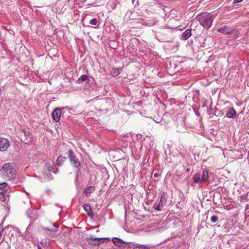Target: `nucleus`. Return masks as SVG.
I'll return each instance as SVG.
<instances>
[{
	"instance_id": "26",
	"label": "nucleus",
	"mask_w": 249,
	"mask_h": 249,
	"mask_svg": "<svg viewBox=\"0 0 249 249\" xmlns=\"http://www.w3.org/2000/svg\"><path fill=\"white\" fill-rule=\"evenodd\" d=\"M167 146H168L167 147H164V148H165V153L166 156L167 157L168 155L170 156L171 153L170 148L169 147V146L168 145H167Z\"/></svg>"
},
{
	"instance_id": "1",
	"label": "nucleus",
	"mask_w": 249,
	"mask_h": 249,
	"mask_svg": "<svg viewBox=\"0 0 249 249\" xmlns=\"http://www.w3.org/2000/svg\"><path fill=\"white\" fill-rule=\"evenodd\" d=\"M15 165L13 163H6L3 164L2 167L0 169V175L4 178L9 180L14 179L16 177Z\"/></svg>"
},
{
	"instance_id": "34",
	"label": "nucleus",
	"mask_w": 249,
	"mask_h": 249,
	"mask_svg": "<svg viewBox=\"0 0 249 249\" xmlns=\"http://www.w3.org/2000/svg\"><path fill=\"white\" fill-rule=\"evenodd\" d=\"M160 175V174L159 172L155 173L154 174V178H156L159 177Z\"/></svg>"
},
{
	"instance_id": "43",
	"label": "nucleus",
	"mask_w": 249,
	"mask_h": 249,
	"mask_svg": "<svg viewBox=\"0 0 249 249\" xmlns=\"http://www.w3.org/2000/svg\"><path fill=\"white\" fill-rule=\"evenodd\" d=\"M54 235V234H52V235H51V233L50 234V236H51L52 237H53Z\"/></svg>"
},
{
	"instance_id": "19",
	"label": "nucleus",
	"mask_w": 249,
	"mask_h": 249,
	"mask_svg": "<svg viewBox=\"0 0 249 249\" xmlns=\"http://www.w3.org/2000/svg\"><path fill=\"white\" fill-rule=\"evenodd\" d=\"M122 69L121 68H114L111 71V74L114 76H117L122 71Z\"/></svg>"
},
{
	"instance_id": "12",
	"label": "nucleus",
	"mask_w": 249,
	"mask_h": 249,
	"mask_svg": "<svg viewBox=\"0 0 249 249\" xmlns=\"http://www.w3.org/2000/svg\"><path fill=\"white\" fill-rule=\"evenodd\" d=\"M192 35L191 29L186 30L181 35V39L184 40L188 39Z\"/></svg>"
},
{
	"instance_id": "38",
	"label": "nucleus",
	"mask_w": 249,
	"mask_h": 249,
	"mask_svg": "<svg viewBox=\"0 0 249 249\" xmlns=\"http://www.w3.org/2000/svg\"><path fill=\"white\" fill-rule=\"evenodd\" d=\"M3 28L8 31L10 30V29H9L7 26L3 27Z\"/></svg>"
},
{
	"instance_id": "29",
	"label": "nucleus",
	"mask_w": 249,
	"mask_h": 249,
	"mask_svg": "<svg viewBox=\"0 0 249 249\" xmlns=\"http://www.w3.org/2000/svg\"><path fill=\"white\" fill-rule=\"evenodd\" d=\"M7 185V183L5 182H3L2 183H0V189L1 190L5 189Z\"/></svg>"
},
{
	"instance_id": "41",
	"label": "nucleus",
	"mask_w": 249,
	"mask_h": 249,
	"mask_svg": "<svg viewBox=\"0 0 249 249\" xmlns=\"http://www.w3.org/2000/svg\"><path fill=\"white\" fill-rule=\"evenodd\" d=\"M170 175H171V174H167L166 177V178H168V176H170Z\"/></svg>"
},
{
	"instance_id": "39",
	"label": "nucleus",
	"mask_w": 249,
	"mask_h": 249,
	"mask_svg": "<svg viewBox=\"0 0 249 249\" xmlns=\"http://www.w3.org/2000/svg\"><path fill=\"white\" fill-rule=\"evenodd\" d=\"M9 31L10 34H12V33H14V31L10 29V30Z\"/></svg>"
},
{
	"instance_id": "5",
	"label": "nucleus",
	"mask_w": 249,
	"mask_h": 249,
	"mask_svg": "<svg viewBox=\"0 0 249 249\" xmlns=\"http://www.w3.org/2000/svg\"><path fill=\"white\" fill-rule=\"evenodd\" d=\"M106 239L107 238L94 237L93 236H91L90 237H87L86 238V241L88 245L95 247L99 246L101 243H103L104 240Z\"/></svg>"
},
{
	"instance_id": "23",
	"label": "nucleus",
	"mask_w": 249,
	"mask_h": 249,
	"mask_svg": "<svg viewBox=\"0 0 249 249\" xmlns=\"http://www.w3.org/2000/svg\"><path fill=\"white\" fill-rule=\"evenodd\" d=\"M83 208L86 213L89 212L92 210L90 206L88 204H85L83 205Z\"/></svg>"
},
{
	"instance_id": "16",
	"label": "nucleus",
	"mask_w": 249,
	"mask_h": 249,
	"mask_svg": "<svg viewBox=\"0 0 249 249\" xmlns=\"http://www.w3.org/2000/svg\"><path fill=\"white\" fill-rule=\"evenodd\" d=\"M201 181L204 182L207 181L209 178L208 171L206 169H204L202 171V175H201Z\"/></svg>"
},
{
	"instance_id": "36",
	"label": "nucleus",
	"mask_w": 249,
	"mask_h": 249,
	"mask_svg": "<svg viewBox=\"0 0 249 249\" xmlns=\"http://www.w3.org/2000/svg\"><path fill=\"white\" fill-rule=\"evenodd\" d=\"M243 1V0H234L233 3H239V2H241Z\"/></svg>"
},
{
	"instance_id": "22",
	"label": "nucleus",
	"mask_w": 249,
	"mask_h": 249,
	"mask_svg": "<svg viewBox=\"0 0 249 249\" xmlns=\"http://www.w3.org/2000/svg\"><path fill=\"white\" fill-rule=\"evenodd\" d=\"M194 182L197 183H202L201 181V177L200 174H196L194 177Z\"/></svg>"
},
{
	"instance_id": "21",
	"label": "nucleus",
	"mask_w": 249,
	"mask_h": 249,
	"mask_svg": "<svg viewBox=\"0 0 249 249\" xmlns=\"http://www.w3.org/2000/svg\"><path fill=\"white\" fill-rule=\"evenodd\" d=\"M88 79V76L86 74L82 75L76 81V82L79 84L82 83L83 82L86 81Z\"/></svg>"
},
{
	"instance_id": "28",
	"label": "nucleus",
	"mask_w": 249,
	"mask_h": 249,
	"mask_svg": "<svg viewBox=\"0 0 249 249\" xmlns=\"http://www.w3.org/2000/svg\"><path fill=\"white\" fill-rule=\"evenodd\" d=\"M161 207L162 206H161V204H160V203H159L158 204H157V203H155L154 206V209L158 211H161Z\"/></svg>"
},
{
	"instance_id": "2",
	"label": "nucleus",
	"mask_w": 249,
	"mask_h": 249,
	"mask_svg": "<svg viewBox=\"0 0 249 249\" xmlns=\"http://www.w3.org/2000/svg\"><path fill=\"white\" fill-rule=\"evenodd\" d=\"M196 18L200 24L207 29H209L213 22V16L207 13H203L198 15Z\"/></svg>"
},
{
	"instance_id": "25",
	"label": "nucleus",
	"mask_w": 249,
	"mask_h": 249,
	"mask_svg": "<svg viewBox=\"0 0 249 249\" xmlns=\"http://www.w3.org/2000/svg\"><path fill=\"white\" fill-rule=\"evenodd\" d=\"M149 247L147 245H141L140 246L135 247L134 249H148Z\"/></svg>"
},
{
	"instance_id": "17",
	"label": "nucleus",
	"mask_w": 249,
	"mask_h": 249,
	"mask_svg": "<svg viewBox=\"0 0 249 249\" xmlns=\"http://www.w3.org/2000/svg\"><path fill=\"white\" fill-rule=\"evenodd\" d=\"M53 225L54 227V228H52V229H50V228H49L48 227H42V229L44 231H51L52 232H55L57 231L59 227L56 226L54 223H53Z\"/></svg>"
},
{
	"instance_id": "15",
	"label": "nucleus",
	"mask_w": 249,
	"mask_h": 249,
	"mask_svg": "<svg viewBox=\"0 0 249 249\" xmlns=\"http://www.w3.org/2000/svg\"><path fill=\"white\" fill-rule=\"evenodd\" d=\"M236 111L232 108L230 109L226 114V117L229 118H234L236 117Z\"/></svg>"
},
{
	"instance_id": "32",
	"label": "nucleus",
	"mask_w": 249,
	"mask_h": 249,
	"mask_svg": "<svg viewBox=\"0 0 249 249\" xmlns=\"http://www.w3.org/2000/svg\"><path fill=\"white\" fill-rule=\"evenodd\" d=\"M3 230V222H2L0 224V237L2 235Z\"/></svg>"
},
{
	"instance_id": "27",
	"label": "nucleus",
	"mask_w": 249,
	"mask_h": 249,
	"mask_svg": "<svg viewBox=\"0 0 249 249\" xmlns=\"http://www.w3.org/2000/svg\"><path fill=\"white\" fill-rule=\"evenodd\" d=\"M172 15H176L175 17L178 18L177 19H175L176 20H179L180 19L181 14L178 13V11H175V12L172 13Z\"/></svg>"
},
{
	"instance_id": "6",
	"label": "nucleus",
	"mask_w": 249,
	"mask_h": 249,
	"mask_svg": "<svg viewBox=\"0 0 249 249\" xmlns=\"http://www.w3.org/2000/svg\"><path fill=\"white\" fill-rule=\"evenodd\" d=\"M64 108V107L56 108L52 112V118L55 122H58L59 121L62 111Z\"/></svg>"
},
{
	"instance_id": "35",
	"label": "nucleus",
	"mask_w": 249,
	"mask_h": 249,
	"mask_svg": "<svg viewBox=\"0 0 249 249\" xmlns=\"http://www.w3.org/2000/svg\"><path fill=\"white\" fill-rule=\"evenodd\" d=\"M52 171L54 173V174H57L58 172V169H54V170H52Z\"/></svg>"
},
{
	"instance_id": "9",
	"label": "nucleus",
	"mask_w": 249,
	"mask_h": 249,
	"mask_svg": "<svg viewBox=\"0 0 249 249\" xmlns=\"http://www.w3.org/2000/svg\"><path fill=\"white\" fill-rule=\"evenodd\" d=\"M171 121V114L169 112H166L163 115L161 122L166 127H169Z\"/></svg>"
},
{
	"instance_id": "4",
	"label": "nucleus",
	"mask_w": 249,
	"mask_h": 249,
	"mask_svg": "<svg viewBox=\"0 0 249 249\" xmlns=\"http://www.w3.org/2000/svg\"><path fill=\"white\" fill-rule=\"evenodd\" d=\"M53 164V162H47L44 165L43 168V173L44 175V177L45 178L48 179L49 180L52 179L53 178L51 174Z\"/></svg>"
},
{
	"instance_id": "3",
	"label": "nucleus",
	"mask_w": 249,
	"mask_h": 249,
	"mask_svg": "<svg viewBox=\"0 0 249 249\" xmlns=\"http://www.w3.org/2000/svg\"><path fill=\"white\" fill-rule=\"evenodd\" d=\"M68 156L70 162L72 167L78 168L80 166V162L79 159L74 154L72 149H69L68 152Z\"/></svg>"
},
{
	"instance_id": "31",
	"label": "nucleus",
	"mask_w": 249,
	"mask_h": 249,
	"mask_svg": "<svg viewBox=\"0 0 249 249\" xmlns=\"http://www.w3.org/2000/svg\"><path fill=\"white\" fill-rule=\"evenodd\" d=\"M218 220V217L217 216H213L211 218V220L213 223H215Z\"/></svg>"
},
{
	"instance_id": "37",
	"label": "nucleus",
	"mask_w": 249,
	"mask_h": 249,
	"mask_svg": "<svg viewBox=\"0 0 249 249\" xmlns=\"http://www.w3.org/2000/svg\"><path fill=\"white\" fill-rule=\"evenodd\" d=\"M12 226H11V225H8V226H6L5 227V229H9V228H12Z\"/></svg>"
},
{
	"instance_id": "45",
	"label": "nucleus",
	"mask_w": 249,
	"mask_h": 249,
	"mask_svg": "<svg viewBox=\"0 0 249 249\" xmlns=\"http://www.w3.org/2000/svg\"><path fill=\"white\" fill-rule=\"evenodd\" d=\"M133 3L134 2V0H132Z\"/></svg>"
},
{
	"instance_id": "42",
	"label": "nucleus",
	"mask_w": 249,
	"mask_h": 249,
	"mask_svg": "<svg viewBox=\"0 0 249 249\" xmlns=\"http://www.w3.org/2000/svg\"><path fill=\"white\" fill-rule=\"evenodd\" d=\"M83 249H88L86 248V246L85 247L84 246H83Z\"/></svg>"
},
{
	"instance_id": "11",
	"label": "nucleus",
	"mask_w": 249,
	"mask_h": 249,
	"mask_svg": "<svg viewBox=\"0 0 249 249\" xmlns=\"http://www.w3.org/2000/svg\"><path fill=\"white\" fill-rule=\"evenodd\" d=\"M22 132L24 134V138H23L22 141L25 144H29L31 142V138L30 137L31 133L25 129H23Z\"/></svg>"
},
{
	"instance_id": "40",
	"label": "nucleus",
	"mask_w": 249,
	"mask_h": 249,
	"mask_svg": "<svg viewBox=\"0 0 249 249\" xmlns=\"http://www.w3.org/2000/svg\"><path fill=\"white\" fill-rule=\"evenodd\" d=\"M79 171H80V170H79V171H78L77 172L76 179H77V178L78 177V173H79Z\"/></svg>"
},
{
	"instance_id": "30",
	"label": "nucleus",
	"mask_w": 249,
	"mask_h": 249,
	"mask_svg": "<svg viewBox=\"0 0 249 249\" xmlns=\"http://www.w3.org/2000/svg\"><path fill=\"white\" fill-rule=\"evenodd\" d=\"M0 200L2 202L5 201V200L4 193L3 192H0Z\"/></svg>"
},
{
	"instance_id": "10",
	"label": "nucleus",
	"mask_w": 249,
	"mask_h": 249,
	"mask_svg": "<svg viewBox=\"0 0 249 249\" xmlns=\"http://www.w3.org/2000/svg\"><path fill=\"white\" fill-rule=\"evenodd\" d=\"M217 31L224 35H231L234 32V29L225 26L218 29Z\"/></svg>"
},
{
	"instance_id": "44",
	"label": "nucleus",
	"mask_w": 249,
	"mask_h": 249,
	"mask_svg": "<svg viewBox=\"0 0 249 249\" xmlns=\"http://www.w3.org/2000/svg\"><path fill=\"white\" fill-rule=\"evenodd\" d=\"M38 249H41L40 247H38Z\"/></svg>"
},
{
	"instance_id": "18",
	"label": "nucleus",
	"mask_w": 249,
	"mask_h": 249,
	"mask_svg": "<svg viewBox=\"0 0 249 249\" xmlns=\"http://www.w3.org/2000/svg\"><path fill=\"white\" fill-rule=\"evenodd\" d=\"M54 240L51 238H48L46 239H42L40 242V244L43 247H48L49 246V242L53 241Z\"/></svg>"
},
{
	"instance_id": "8",
	"label": "nucleus",
	"mask_w": 249,
	"mask_h": 249,
	"mask_svg": "<svg viewBox=\"0 0 249 249\" xmlns=\"http://www.w3.org/2000/svg\"><path fill=\"white\" fill-rule=\"evenodd\" d=\"M112 240L114 245L120 248L128 246L130 244L129 242L124 241L123 240L118 237H113Z\"/></svg>"
},
{
	"instance_id": "14",
	"label": "nucleus",
	"mask_w": 249,
	"mask_h": 249,
	"mask_svg": "<svg viewBox=\"0 0 249 249\" xmlns=\"http://www.w3.org/2000/svg\"><path fill=\"white\" fill-rule=\"evenodd\" d=\"M167 200V194L166 193H162L161 194V196L160 197V201L159 202V203L161 204V206H163L166 204Z\"/></svg>"
},
{
	"instance_id": "33",
	"label": "nucleus",
	"mask_w": 249,
	"mask_h": 249,
	"mask_svg": "<svg viewBox=\"0 0 249 249\" xmlns=\"http://www.w3.org/2000/svg\"><path fill=\"white\" fill-rule=\"evenodd\" d=\"M87 214L88 215V216L90 218H93V216H94V214L92 212V211L91 210L90 211H89V212H88L87 213Z\"/></svg>"
},
{
	"instance_id": "7",
	"label": "nucleus",
	"mask_w": 249,
	"mask_h": 249,
	"mask_svg": "<svg viewBox=\"0 0 249 249\" xmlns=\"http://www.w3.org/2000/svg\"><path fill=\"white\" fill-rule=\"evenodd\" d=\"M10 144V142L7 139L0 137V151H5Z\"/></svg>"
},
{
	"instance_id": "13",
	"label": "nucleus",
	"mask_w": 249,
	"mask_h": 249,
	"mask_svg": "<svg viewBox=\"0 0 249 249\" xmlns=\"http://www.w3.org/2000/svg\"><path fill=\"white\" fill-rule=\"evenodd\" d=\"M95 189V187L93 186H90L84 189V193L86 196H89L90 193H93Z\"/></svg>"
},
{
	"instance_id": "20",
	"label": "nucleus",
	"mask_w": 249,
	"mask_h": 249,
	"mask_svg": "<svg viewBox=\"0 0 249 249\" xmlns=\"http://www.w3.org/2000/svg\"><path fill=\"white\" fill-rule=\"evenodd\" d=\"M66 158L64 156H59L56 160L57 164L61 166L66 160Z\"/></svg>"
},
{
	"instance_id": "24",
	"label": "nucleus",
	"mask_w": 249,
	"mask_h": 249,
	"mask_svg": "<svg viewBox=\"0 0 249 249\" xmlns=\"http://www.w3.org/2000/svg\"><path fill=\"white\" fill-rule=\"evenodd\" d=\"M89 23L91 25H96L99 23V20L96 18H94L90 19Z\"/></svg>"
}]
</instances>
